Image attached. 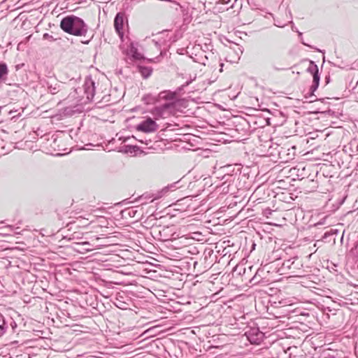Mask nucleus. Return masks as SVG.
Here are the masks:
<instances>
[{"mask_svg":"<svg viewBox=\"0 0 358 358\" xmlns=\"http://www.w3.org/2000/svg\"><path fill=\"white\" fill-rule=\"evenodd\" d=\"M124 22H127L126 13L124 12L117 13L114 19V27L122 41L124 36Z\"/></svg>","mask_w":358,"mask_h":358,"instance_id":"4","label":"nucleus"},{"mask_svg":"<svg viewBox=\"0 0 358 358\" xmlns=\"http://www.w3.org/2000/svg\"><path fill=\"white\" fill-rule=\"evenodd\" d=\"M301 43L303 45H306V46H308L310 48H313V49H315V48H313V46L310 45H308L307 43H306L302 39H301Z\"/></svg>","mask_w":358,"mask_h":358,"instance_id":"24","label":"nucleus"},{"mask_svg":"<svg viewBox=\"0 0 358 358\" xmlns=\"http://www.w3.org/2000/svg\"><path fill=\"white\" fill-rule=\"evenodd\" d=\"M190 83H191V80H189V81H187V82L185 83V84H184V85H182L181 87H178L177 91H178V92H180V90L184 87L187 86Z\"/></svg>","mask_w":358,"mask_h":358,"instance_id":"23","label":"nucleus"},{"mask_svg":"<svg viewBox=\"0 0 358 358\" xmlns=\"http://www.w3.org/2000/svg\"><path fill=\"white\" fill-rule=\"evenodd\" d=\"M123 213L127 214V215H129L131 217H134L137 213V210L136 209H134V208H127V209L124 210L123 211Z\"/></svg>","mask_w":358,"mask_h":358,"instance_id":"17","label":"nucleus"},{"mask_svg":"<svg viewBox=\"0 0 358 358\" xmlns=\"http://www.w3.org/2000/svg\"><path fill=\"white\" fill-rule=\"evenodd\" d=\"M175 108V104L173 102L166 103L162 106L155 107L151 113L156 120L159 118H167L173 113Z\"/></svg>","mask_w":358,"mask_h":358,"instance_id":"2","label":"nucleus"},{"mask_svg":"<svg viewBox=\"0 0 358 358\" xmlns=\"http://www.w3.org/2000/svg\"><path fill=\"white\" fill-rule=\"evenodd\" d=\"M60 27L64 32L74 36H85L88 31V27L83 20L73 15L64 17L61 20Z\"/></svg>","mask_w":358,"mask_h":358,"instance_id":"1","label":"nucleus"},{"mask_svg":"<svg viewBox=\"0 0 358 358\" xmlns=\"http://www.w3.org/2000/svg\"><path fill=\"white\" fill-rule=\"evenodd\" d=\"M46 86L48 92L52 94H56L63 90L64 85L58 81H47Z\"/></svg>","mask_w":358,"mask_h":358,"instance_id":"9","label":"nucleus"},{"mask_svg":"<svg viewBox=\"0 0 358 358\" xmlns=\"http://www.w3.org/2000/svg\"><path fill=\"white\" fill-rule=\"evenodd\" d=\"M251 343L259 344L264 338V334L258 327H251L245 334Z\"/></svg>","mask_w":358,"mask_h":358,"instance_id":"6","label":"nucleus"},{"mask_svg":"<svg viewBox=\"0 0 358 358\" xmlns=\"http://www.w3.org/2000/svg\"><path fill=\"white\" fill-rule=\"evenodd\" d=\"M307 71L313 75V84L310 87L309 97L312 98L314 96V92L317 90L320 83V75L318 66L313 61H310L309 66L307 69ZM308 98V96H306Z\"/></svg>","mask_w":358,"mask_h":358,"instance_id":"3","label":"nucleus"},{"mask_svg":"<svg viewBox=\"0 0 358 358\" xmlns=\"http://www.w3.org/2000/svg\"><path fill=\"white\" fill-rule=\"evenodd\" d=\"M315 100H316V98H315V99H310V101H310V102H313V101H314Z\"/></svg>","mask_w":358,"mask_h":358,"instance_id":"30","label":"nucleus"},{"mask_svg":"<svg viewBox=\"0 0 358 358\" xmlns=\"http://www.w3.org/2000/svg\"><path fill=\"white\" fill-rule=\"evenodd\" d=\"M138 43L131 41L128 48L125 50L126 55L133 60H140L143 59V55L138 51Z\"/></svg>","mask_w":358,"mask_h":358,"instance_id":"8","label":"nucleus"},{"mask_svg":"<svg viewBox=\"0 0 358 358\" xmlns=\"http://www.w3.org/2000/svg\"><path fill=\"white\" fill-rule=\"evenodd\" d=\"M7 227L10 229H12V230L14 229V227H13L11 225L8 226Z\"/></svg>","mask_w":358,"mask_h":358,"instance_id":"28","label":"nucleus"},{"mask_svg":"<svg viewBox=\"0 0 358 358\" xmlns=\"http://www.w3.org/2000/svg\"><path fill=\"white\" fill-rule=\"evenodd\" d=\"M271 66L272 69L275 70V71H280V70L283 69V68L276 66L275 65L274 62H271Z\"/></svg>","mask_w":358,"mask_h":358,"instance_id":"21","label":"nucleus"},{"mask_svg":"<svg viewBox=\"0 0 358 358\" xmlns=\"http://www.w3.org/2000/svg\"><path fill=\"white\" fill-rule=\"evenodd\" d=\"M165 33L164 32H162V33H159V36L156 38H154L152 40V41L155 43L156 47H161L162 45L164 44V43L165 42V40H162L161 39V36L162 35H164Z\"/></svg>","mask_w":358,"mask_h":358,"instance_id":"16","label":"nucleus"},{"mask_svg":"<svg viewBox=\"0 0 358 358\" xmlns=\"http://www.w3.org/2000/svg\"><path fill=\"white\" fill-rule=\"evenodd\" d=\"M208 57H207V56H205V60L202 62V64H203V65H206V61H207V60H208Z\"/></svg>","mask_w":358,"mask_h":358,"instance_id":"26","label":"nucleus"},{"mask_svg":"<svg viewBox=\"0 0 358 358\" xmlns=\"http://www.w3.org/2000/svg\"><path fill=\"white\" fill-rule=\"evenodd\" d=\"M297 258L296 257L285 260L282 263V268L288 270L296 268V266H295V262Z\"/></svg>","mask_w":358,"mask_h":358,"instance_id":"12","label":"nucleus"},{"mask_svg":"<svg viewBox=\"0 0 358 358\" xmlns=\"http://www.w3.org/2000/svg\"><path fill=\"white\" fill-rule=\"evenodd\" d=\"M264 214H265V215H267V214H271V210L270 209L267 208V209H266V210H264Z\"/></svg>","mask_w":358,"mask_h":358,"instance_id":"25","label":"nucleus"},{"mask_svg":"<svg viewBox=\"0 0 358 358\" xmlns=\"http://www.w3.org/2000/svg\"><path fill=\"white\" fill-rule=\"evenodd\" d=\"M43 38L44 39H48V40H50V41H55V39L53 38L52 36L50 35L48 33H45L43 34Z\"/></svg>","mask_w":358,"mask_h":358,"instance_id":"19","label":"nucleus"},{"mask_svg":"<svg viewBox=\"0 0 358 358\" xmlns=\"http://www.w3.org/2000/svg\"><path fill=\"white\" fill-rule=\"evenodd\" d=\"M299 36L301 38L302 37V33L299 31Z\"/></svg>","mask_w":358,"mask_h":358,"instance_id":"29","label":"nucleus"},{"mask_svg":"<svg viewBox=\"0 0 358 358\" xmlns=\"http://www.w3.org/2000/svg\"><path fill=\"white\" fill-rule=\"evenodd\" d=\"M220 66H221L220 71H222V67L224 66V64L223 63H220Z\"/></svg>","mask_w":358,"mask_h":358,"instance_id":"27","label":"nucleus"},{"mask_svg":"<svg viewBox=\"0 0 358 358\" xmlns=\"http://www.w3.org/2000/svg\"><path fill=\"white\" fill-rule=\"evenodd\" d=\"M138 70L144 78H148L152 72V68L148 66H139Z\"/></svg>","mask_w":358,"mask_h":358,"instance_id":"14","label":"nucleus"},{"mask_svg":"<svg viewBox=\"0 0 358 358\" xmlns=\"http://www.w3.org/2000/svg\"><path fill=\"white\" fill-rule=\"evenodd\" d=\"M7 327L0 325V337H1L6 331Z\"/></svg>","mask_w":358,"mask_h":358,"instance_id":"20","label":"nucleus"},{"mask_svg":"<svg viewBox=\"0 0 358 358\" xmlns=\"http://www.w3.org/2000/svg\"><path fill=\"white\" fill-rule=\"evenodd\" d=\"M159 99L171 101V102L176 99L177 92H171L170 90H165L161 92L158 95Z\"/></svg>","mask_w":358,"mask_h":358,"instance_id":"10","label":"nucleus"},{"mask_svg":"<svg viewBox=\"0 0 358 358\" xmlns=\"http://www.w3.org/2000/svg\"><path fill=\"white\" fill-rule=\"evenodd\" d=\"M76 245L78 247L76 250L81 253L92 250V248H89L90 244L88 242L78 243Z\"/></svg>","mask_w":358,"mask_h":358,"instance_id":"13","label":"nucleus"},{"mask_svg":"<svg viewBox=\"0 0 358 358\" xmlns=\"http://www.w3.org/2000/svg\"><path fill=\"white\" fill-rule=\"evenodd\" d=\"M0 325L6 326V322H5V320H4V317H3V316L1 314H0Z\"/></svg>","mask_w":358,"mask_h":358,"instance_id":"22","label":"nucleus"},{"mask_svg":"<svg viewBox=\"0 0 358 358\" xmlns=\"http://www.w3.org/2000/svg\"><path fill=\"white\" fill-rule=\"evenodd\" d=\"M8 75V66L4 62H0V83H6Z\"/></svg>","mask_w":358,"mask_h":358,"instance_id":"11","label":"nucleus"},{"mask_svg":"<svg viewBox=\"0 0 358 358\" xmlns=\"http://www.w3.org/2000/svg\"><path fill=\"white\" fill-rule=\"evenodd\" d=\"M156 199H157V197L152 198V196H150V194H147L141 195V196H139L137 200L141 201V204L143 205V204H146L148 203V200H150V201H154Z\"/></svg>","mask_w":358,"mask_h":358,"instance_id":"15","label":"nucleus"},{"mask_svg":"<svg viewBox=\"0 0 358 358\" xmlns=\"http://www.w3.org/2000/svg\"><path fill=\"white\" fill-rule=\"evenodd\" d=\"M83 90L86 96L87 101H92L95 95L96 86L95 82L90 76L85 78V83L83 85Z\"/></svg>","mask_w":358,"mask_h":358,"instance_id":"5","label":"nucleus"},{"mask_svg":"<svg viewBox=\"0 0 358 358\" xmlns=\"http://www.w3.org/2000/svg\"><path fill=\"white\" fill-rule=\"evenodd\" d=\"M179 183V181L176 182H174L173 184H171L170 185L166 187L163 191L164 192H168V190L171 189V190H173L174 189H176V188H178V187H177V185Z\"/></svg>","mask_w":358,"mask_h":358,"instance_id":"18","label":"nucleus"},{"mask_svg":"<svg viewBox=\"0 0 358 358\" xmlns=\"http://www.w3.org/2000/svg\"><path fill=\"white\" fill-rule=\"evenodd\" d=\"M158 129V125L152 118L148 117L145 120L142 121L136 127L138 131L145 133H150L155 131Z\"/></svg>","mask_w":358,"mask_h":358,"instance_id":"7","label":"nucleus"}]
</instances>
